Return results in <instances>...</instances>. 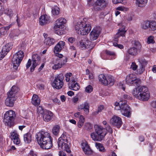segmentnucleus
I'll use <instances>...</instances> for the list:
<instances>
[{
	"label": "nucleus",
	"mask_w": 156,
	"mask_h": 156,
	"mask_svg": "<svg viewBox=\"0 0 156 156\" xmlns=\"http://www.w3.org/2000/svg\"><path fill=\"white\" fill-rule=\"evenodd\" d=\"M85 121V118L82 115H80L79 117V119L78 122V126L79 128L81 127L83 125Z\"/></svg>",
	"instance_id": "f704fd0d"
},
{
	"label": "nucleus",
	"mask_w": 156,
	"mask_h": 156,
	"mask_svg": "<svg viewBox=\"0 0 156 156\" xmlns=\"http://www.w3.org/2000/svg\"><path fill=\"white\" fill-rule=\"evenodd\" d=\"M150 28L152 30H156V22L154 21L150 22Z\"/></svg>",
	"instance_id": "a19ab883"
},
{
	"label": "nucleus",
	"mask_w": 156,
	"mask_h": 156,
	"mask_svg": "<svg viewBox=\"0 0 156 156\" xmlns=\"http://www.w3.org/2000/svg\"><path fill=\"white\" fill-rule=\"evenodd\" d=\"M39 22L41 25H44L50 22V17L46 15L41 16L39 18Z\"/></svg>",
	"instance_id": "dca6fc26"
},
{
	"label": "nucleus",
	"mask_w": 156,
	"mask_h": 156,
	"mask_svg": "<svg viewBox=\"0 0 156 156\" xmlns=\"http://www.w3.org/2000/svg\"><path fill=\"white\" fill-rule=\"evenodd\" d=\"M138 66L136 64V63L134 62L132 63L131 65L130 68L132 69L133 70H136L137 69Z\"/></svg>",
	"instance_id": "8fccbe9b"
},
{
	"label": "nucleus",
	"mask_w": 156,
	"mask_h": 156,
	"mask_svg": "<svg viewBox=\"0 0 156 156\" xmlns=\"http://www.w3.org/2000/svg\"><path fill=\"white\" fill-rule=\"evenodd\" d=\"M148 0H136V4L140 7L145 6Z\"/></svg>",
	"instance_id": "cd10ccee"
},
{
	"label": "nucleus",
	"mask_w": 156,
	"mask_h": 156,
	"mask_svg": "<svg viewBox=\"0 0 156 156\" xmlns=\"http://www.w3.org/2000/svg\"><path fill=\"white\" fill-rule=\"evenodd\" d=\"M11 48V47L9 46V44H6L3 47L1 52H0V60L4 57Z\"/></svg>",
	"instance_id": "4468645a"
},
{
	"label": "nucleus",
	"mask_w": 156,
	"mask_h": 156,
	"mask_svg": "<svg viewBox=\"0 0 156 156\" xmlns=\"http://www.w3.org/2000/svg\"><path fill=\"white\" fill-rule=\"evenodd\" d=\"M112 2L114 4L121 3L123 1L122 0H112Z\"/></svg>",
	"instance_id": "680f3d73"
},
{
	"label": "nucleus",
	"mask_w": 156,
	"mask_h": 156,
	"mask_svg": "<svg viewBox=\"0 0 156 156\" xmlns=\"http://www.w3.org/2000/svg\"><path fill=\"white\" fill-rule=\"evenodd\" d=\"M11 138L13 140L14 143L16 144H18L20 143V141L18 137V135L15 132H13L11 133Z\"/></svg>",
	"instance_id": "5701e85b"
},
{
	"label": "nucleus",
	"mask_w": 156,
	"mask_h": 156,
	"mask_svg": "<svg viewBox=\"0 0 156 156\" xmlns=\"http://www.w3.org/2000/svg\"><path fill=\"white\" fill-rule=\"evenodd\" d=\"M16 55H13L12 59V62L13 64V67L15 69H17L20 66L21 61H19V59H17Z\"/></svg>",
	"instance_id": "393cba45"
},
{
	"label": "nucleus",
	"mask_w": 156,
	"mask_h": 156,
	"mask_svg": "<svg viewBox=\"0 0 156 156\" xmlns=\"http://www.w3.org/2000/svg\"><path fill=\"white\" fill-rule=\"evenodd\" d=\"M55 42V40L54 39L48 37L45 38L44 40V43L47 47H49L52 45L54 44Z\"/></svg>",
	"instance_id": "b1692460"
},
{
	"label": "nucleus",
	"mask_w": 156,
	"mask_h": 156,
	"mask_svg": "<svg viewBox=\"0 0 156 156\" xmlns=\"http://www.w3.org/2000/svg\"><path fill=\"white\" fill-rule=\"evenodd\" d=\"M150 21H146L142 22L141 25V28L144 30L148 29L150 28Z\"/></svg>",
	"instance_id": "473e14b6"
},
{
	"label": "nucleus",
	"mask_w": 156,
	"mask_h": 156,
	"mask_svg": "<svg viewBox=\"0 0 156 156\" xmlns=\"http://www.w3.org/2000/svg\"><path fill=\"white\" fill-rule=\"evenodd\" d=\"M90 42L85 41L81 40L78 43V45L79 48L82 49H84L86 48H89L90 47L89 44Z\"/></svg>",
	"instance_id": "412c9836"
},
{
	"label": "nucleus",
	"mask_w": 156,
	"mask_h": 156,
	"mask_svg": "<svg viewBox=\"0 0 156 156\" xmlns=\"http://www.w3.org/2000/svg\"><path fill=\"white\" fill-rule=\"evenodd\" d=\"M58 155L59 156H66V154L62 151H60Z\"/></svg>",
	"instance_id": "774afa93"
},
{
	"label": "nucleus",
	"mask_w": 156,
	"mask_h": 156,
	"mask_svg": "<svg viewBox=\"0 0 156 156\" xmlns=\"http://www.w3.org/2000/svg\"><path fill=\"white\" fill-rule=\"evenodd\" d=\"M123 98L125 99L129 100H131L132 98V97L128 94H124L123 95Z\"/></svg>",
	"instance_id": "e2e57ef3"
},
{
	"label": "nucleus",
	"mask_w": 156,
	"mask_h": 156,
	"mask_svg": "<svg viewBox=\"0 0 156 156\" xmlns=\"http://www.w3.org/2000/svg\"><path fill=\"white\" fill-rule=\"evenodd\" d=\"M23 139L26 143H30L31 141V135L30 133H28L24 134Z\"/></svg>",
	"instance_id": "bb28decb"
},
{
	"label": "nucleus",
	"mask_w": 156,
	"mask_h": 156,
	"mask_svg": "<svg viewBox=\"0 0 156 156\" xmlns=\"http://www.w3.org/2000/svg\"><path fill=\"white\" fill-rule=\"evenodd\" d=\"M102 144L96 142L95 143V146L98 149H100L101 146H102Z\"/></svg>",
	"instance_id": "bf43d9fd"
},
{
	"label": "nucleus",
	"mask_w": 156,
	"mask_h": 156,
	"mask_svg": "<svg viewBox=\"0 0 156 156\" xmlns=\"http://www.w3.org/2000/svg\"><path fill=\"white\" fill-rule=\"evenodd\" d=\"M104 108V106L103 105H100L98 108L97 111L94 112L95 114H98L99 112H101L103 110Z\"/></svg>",
	"instance_id": "de8ad7c7"
},
{
	"label": "nucleus",
	"mask_w": 156,
	"mask_h": 156,
	"mask_svg": "<svg viewBox=\"0 0 156 156\" xmlns=\"http://www.w3.org/2000/svg\"><path fill=\"white\" fill-rule=\"evenodd\" d=\"M79 110L84 109L86 114H87L89 112V105L88 103L86 101L81 105H80L78 107Z\"/></svg>",
	"instance_id": "aec40b11"
},
{
	"label": "nucleus",
	"mask_w": 156,
	"mask_h": 156,
	"mask_svg": "<svg viewBox=\"0 0 156 156\" xmlns=\"http://www.w3.org/2000/svg\"><path fill=\"white\" fill-rule=\"evenodd\" d=\"M60 127L58 125H56L52 129V133L55 135H57L59 131Z\"/></svg>",
	"instance_id": "e433bc0d"
},
{
	"label": "nucleus",
	"mask_w": 156,
	"mask_h": 156,
	"mask_svg": "<svg viewBox=\"0 0 156 156\" xmlns=\"http://www.w3.org/2000/svg\"><path fill=\"white\" fill-rule=\"evenodd\" d=\"M37 112L40 114H42L43 113H44V112L42 107L41 106H40L37 107Z\"/></svg>",
	"instance_id": "864d4df0"
},
{
	"label": "nucleus",
	"mask_w": 156,
	"mask_h": 156,
	"mask_svg": "<svg viewBox=\"0 0 156 156\" xmlns=\"http://www.w3.org/2000/svg\"><path fill=\"white\" fill-rule=\"evenodd\" d=\"M106 53L107 54L110 55H115V53L114 52L109 51L106 50Z\"/></svg>",
	"instance_id": "69168bd1"
},
{
	"label": "nucleus",
	"mask_w": 156,
	"mask_h": 156,
	"mask_svg": "<svg viewBox=\"0 0 156 156\" xmlns=\"http://www.w3.org/2000/svg\"><path fill=\"white\" fill-rule=\"evenodd\" d=\"M53 102H54L55 104H58L59 105L60 103L59 100L56 98H55L54 99H53Z\"/></svg>",
	"instance_id": "0e129e2a"
},
{
	"label": "nucleus",
	"mask_w": 156,
	"mask_h": 156,
	"mask_svg": "<svg viewBox=\"0 0 156 156\" xmlns=\"http://www.w3.org/2000/svg\"><path fill=\"white\" fill-rule=\"evenodd\" d=\"M105 130H106L111 133H112V129L109 125H107L106 126H105Z\"/></svg>",
	"instance_id": "49530a36"
},
{
	"label": "nucleus",
	"mask_w": 156,
	"mask_h": 156,
	"mask_svg": "<svg viewBox=\"0 0 156 156\" xmlns=\"http://www.w3.org/2000/svg\"><path fill=\"white\" fill-rule=\"evenodd\" d=\"M132 94L135 98L144 101L147 100L150 97L148 89L145 86L138 87L133 90Z\"/></svg>",
	"instance_id": "f03ea898"
},
{
	"label": "nucleus",
	"mask_w": 156,
	"mask_h": 156,
	"mask_svg": "<svg viewBox=\"0 0 156 156\" xmlns=\"http://www.w3.org/2000/svg\"><path fill=\"white\" fill-rule=\"evenodd\" d=\"M16 100L13 99L12 98H7L5 101V105L9 107H12L14 105V102Z\"/></svg>",
	"instance_id": "7c9ffc66"
},
{
	"label": "nucleus",
	"mask_w": 156,
	"mask_h": 156,
	"mask_svg": "<svg viewBox=\"0 0 156 156\" xmlns=\"http://www.w3.org/2000/svg\"><path fill=\"white\" fill-rule=\"evenodd\" d=\"M75 28L77 34L84 35L90 32L91 29V26L83 19L77 23L75 25Z\"/></svg>",
	"instance_id": "20e7f679"
},
{
	"label": "nucleus",
	"mask_w": 156,
	"mask_h": 156,
	"mask_svg": "<svg viewBox=\"0 0 156 156\" xmlns=\"http://www.w3.org/2000/svg\"><path fill=\"white\" fill-rule=\"evenodd\" d=\"M82 148L86 154L90 155L92 154V151L87 143L82 144Z\"/></svg>",
	"instance_id": "4be33fe9"
},
{
	"label": "nucleus",
	"mask_w": 156,
	"mask_h": 156,
	"mask_svg": "<svg viewBox=\"0 0 156 156\" xmlns=\"http://www.w3.org/2000/svg\"><path fill=\"white\" fill-rule=\"evenodd\" d=\"M110 123L113 126L119 128L122 124V121L120 117L114 115L110 119Z\"/></svg>",
	"instance_id": "9b49d317"
},
{
	"label": "nucleus",
	"mask_w": 156,
	"mask_h": 156,
	"mask_svg": "<svg viewBox=\"0 0 156 156\" xmlns=\"http://www.w3.org/2000/svg\"><path fill=\"white\" fill-rule=\"evenodd\" d=\"M65 45L64 42L60 41L55 46L54 48V53L58 52L64 48Z\"/></svg>",
	"instance_id": "a211bd4d"
},
{
	"label": "nucleus",
	"mask_w": 156,
	"mask_h": 156,
	"mask_svg": "<svg viewBox=\"0 0 156 156\" xmlns=\"http://www.w3.org/2000/svg\"><path fill=\"white\" fill-rule=\"evenodd\" d=\"M28 155V156H37V155L32 151H30Z\"/></svg>",
	"instance_id": "052dcab7"
},
{
	"label": "nucleus",
	"mask_w": 156,
	"mask_h": 156,
	"mask_svg": "<svg viewBox=\"0 0 156 156\" xmlns=\"http://www.w3.org/2000/svg\"><path fill=\"white\" fill-rule=\"evenodd\" d=\"M79 100V98L76 97H74L72 99V102L74 104H76Z\"/></svg>",
	"instance_id": "4d7b16f0"
},
{
	"label": "nucleus",
	"mask_w": 156,
	"mask_h": 156,
	"mask_svg": "<svg viewBox=\"0 0 156 156\" xmlns=\"http://www.w3.org/2000/svg\"><path fill=\"white\" fill-rule=\"evenodd\" d=\"M115 109L120 110L123 115L129 117L130 114V108L126 104V101H121L119 102H116L115 104Z\"/></svg>",
	"instance_id": "39448f33"
},
{
	"label": "nucleus",
	"mask_w": 156,
	"mask_h": 156,
	"mask_svg": "<svg viewBox=\"0 0 156 156\" xmlns=\"http://www.w3.org/2000/svg\"><path fill=\"white\" fill-rule=\"evenodd\" d=\"M33 62H37V64L38 62H40V57L37 54H34L32 55Z\"/></svg>",
	"instance_id": "ea45409f"
},
{
	"label": "nucleus",
	"mask_w": 156,
	"mask_h": 156,
	"mask_svg": "<svg viewBox=\"0 0 156 156\" xmlns=\"http://www.w3.org/2000/svg\"><path fill=\"white\" fill-rule=\"evenodd\" d=\"M40 63V62H38V63H37V62H33V64L32 67L30 68V71L32 72L34 71L35 67L38 65H39Z\"/></svg>",
	"instance_id": "37998d69"
},
{
	"label": "nucleus",
	"mask_w": 156,
	"mask_h": 156,
	"mask_svg": "<svg viewBox=\"0 0 156 156\" xmlns=\"http://www.w3.org/2000/svg\"><path fill=\"white\" fill-rule=\"evenodd\" d=\"M63 77L61 75L55 77L52 84V87L57 89L61 88L63 86Z\"/></svg>",
	"instance_id": "9d476101"
},
{
	"label": "nucleus",
	"mask_w": 156,
	"mask_h": 156,
	"mask_svg": "<svg viewBox=\"0 0 156 156\" xmlns=\"http://www.w3.org/2000/svg\"><path fill=\"white\" fill-rule=\"evenodd\" d=\"M36 138L38 144L43 149H48L52 146L51 137L47 132L41 131L37 134Z\"/></svg>",
	"instance_id": "f257e3e1"
},
{
	"label": "nucleus",
	"mask_w": 156,
	"mask_h": 156,
	"mask_svg": "<svg viewBox=\"0 0 156 156\" xmlns=\"http://www.w3.org/2000/svg\"><path fill=\"white\" fill-rule=\"evenodd\" d=\"M126 32V30H125V27H123L120 28L118 30V32L114 36V41L116 42L118 41V38L121 36H124Z\"/></svg>",
	"instance_id": "6ab92c4d"
},
{
	"label": "nucleus",
	"mask_w": 156,
	"mask_h": 156,
	"mask_svg": "<svg viewBox=\"0 0 156 156\" xmlns=\"http://www.w3.org/2000/svg\"><path fill=\"white\" fill-rule=\"evenodd\" d=\"M59 8L57 6H55L52 9V12L54 15H57L59 13Z\"/></svg>",
	"instance_id": "4c0bfd02"
},
{
	"label": "nucleus",
	"mask_w": 156,
	"mask_h": 156,
	"mask_svg": "<svg viewBox=\"0 0 156 156\" xmlns=\"http://www.w3.org/2000/svg\"><path fill=\"white\" fill-rule=\"evenodd\" d=\"M62 66V64L60 63L59 61H58V63L54 65L52 68L53 69H57L61 68Z\"/></svg>",
	"instance_id": "c03bdc74"
},
{
	"label": "nucleus",
	"mask_w": 156,
	"mask_h": 156,
	"mask_svg": "<svg viewBox=\"0 0 156 156\" xmlns=\"http://www.w3.org/2000/svg\"><path fill=\"white\" fill-rule=\"evenodd\" d=\"M72 75V74L71 73H66L65 75L66 80L67 82H69L70 80V77Z\"/></svg>",
	"instance_id": "a18cd8bd"
},
{
	"label": "nucleus",
	"mask_w": 156,
	"mask_h": 156,
	"mask_svg": "<svg viewBox=\"0 0 156 156\" xmlns=\"http://www.w3.org/2000/svg\"><path fill=\"white\" fill-rule=\"evenodd\" d=\"M100 33V31L97 29H94L90 34V37L91 40L94 41L97 39Z\"/></svg>",
	"instance_id": "f3484780"
},
{
	"label": "nucleus",
	"mask_w": 156,
	"mask_h": 156,
	"mask_svg": "<svg viewBox=\"0 0 156 156\" xmlns=\"http://www.w3.org/2000/svg\"><path fill=\"white\" fill-rule=\"evenodd\" d=\"M31 64V61L30 59H29L26 65L27 69H28L30 66Z\"/></svg>",
	"instance_id": "13d9d810"
},
{
	"label": "nucleus",
	"mask_w": 156,
	"mask_h": 156,
	"mask_svg": "<svg viewBox=\"0 0 156 156\" xmlns=\"http://www.w3.org/2000/svg\"><path fill=\"white\" fill-rule=\"evenodd\" d=\"M107 77L103 74H101L99 75L98 76V79L99 81L101 83L105 85H106V84L107 83L106 80Z\"/></svg>",
	"instance_id": "c85d7f7f"
},
{
	"label": "nucleus",
	"mask_w": 156,
	"mask_h": 156,
	"mask_svg": "<svg viewBox=\"0 0 156 156\" xmlns=\"http://www.w3.org/2000/svg\"><path fill=\"white\" fill-rule=\"evenodd\" d=\"M59 61L61 64H62V66H63L67 62V59L66 58H62L61 60L59 59Z\"/></svg>",
	"instance_id": "5fc2aeb1"
},
{
	"label": "nucleus",
	"mask_w": 156,
	"mask_h": 156,
	"mask_svg": "<svg viewBox=\"0 0 156 156\" xmlns=\"http://www.w3.org/2000/svg\"><path fill=\"white\" fill-rule=\"evenodd\" d=\"M84 127L86 129L90 130L93 128V125L90 123H87L85 124Z\"/></svg>",
	"instance_id": "79ce46f5"
},
{
	"label": "nucleus",
	"mask_w": 156,
	"mask_h": 156,
	"mask_svg": "<svg viewBox=\"0 0 156 156\" xmlns=\"http://www.w3.org/2000/svg\"><path fill=\"white\" fill-rule=\"evenodd\" d=\"M94 127L95 132L91 134V138L94 141H101L106 135V131L105 128L98 125H95Z\"/></svg>",
	"instance_id": "7ed1b4c3"
},
{
	"label": "nucleus",
	"mask_w": 156,
	"mask_h": 156,
	"mask_svg": "<svg viewBox=\"0 0 156 156\" xmlns=\"http://www.w3.org/2000/svg\"><path fill=\"white\" fill-rule=\"evenodd\" d=\"M113 45L114 46L117 47L120 49H122L124 47L122 45L118 44L117 43L115 42L113 43Z\"/></svg>",
	"instance_id": "6e6d98bb"
},
{
	"label": "nucleus",
	"mask_w": 156,
	"mask_h": 156,
	"mask_svg": "<svg viewBox=\"0 0 156 156\" xmlns=\"http://www.w3.org/2000/svg\"><path fill=\"white\" fill-rule=\"evenodd\" d=\"M43 119L46 122L50 121L53 117V113L51 111H46L44 112L43 114Z\"/></svg>",
	"instance_id": "2eb2a0df"
},
{
	"label": "nucleus",
	"mask_w": 156,
	"mask_h": 156,
	"mask_svg": "<svg viewBox=\"0 0 156 156\" xmlns=\"http://www.w3.org/2000/svg\"><path fill=\"white\" fill-rule=\"evenodd\" d=\"M13 55H16L17 59H19V61H22L24 56L23 51H18Z\"/></svg>",
	"instance_id": "72a5a7b5"
},
{
	"label": "nucleus",
	"mask_w": 156,
	"mask_h": 156,
	"mask_svg": "<svg viewBox=\"0 0 156 156\" xmlns=\"http://www.w3.org/2000/svg\"><path fill=\"white\" fill-rule=\"evenodd\" d=\"M108 3L106 0H97L95 3L94 8L95 10H100L105 8Z\"/></svg>",
	"instance_id": "f8f14e48"
},
{
	"label": "nucleus",
	"mask_w": 156,
	"mask_h": 156,
	"mask_svg": "<svg viewBox=\"0 0 156 156\" xmlns=\"http://www.w3.org/2000/svg\"><path fill=\"white\" fill-rule=\"evenodd\" d=\"M154 37L152 36H149L147 39V42L148 44L154 43Z\"/></svg>",
	"instance_id": "09e8293b"
},
{
	"label": "nucleus",
	"mask_w": 156,
	"mask_h": 156,
	"mask_svg": "<svg viewBox=\"0 0 156 156\" xmlns=\"http://www.w3.org/2000/svg\"><path fill=\"white\" fill-rule=\"evenodd\" d=\"M106 81L107 82L106 85H109L110 86H112L114 84V78L112 76H108L107 77Z\"/></svg>",
	"instance_id": "2f4dec72"
},
{
	"label": "nucleus",
	"mask_w": 156,
	"mask_h": 156,
	"mask_svg": "<svg viewBox=\"0 0 156 156\" xmlns=\"http://www.w3.org/2000/svg\"><path fill=\"white\" fill-rule=\"evenodd\" d=\"M126 83L129 85H136L138 86L141 83L140 80L137 78L136 75L133 74H130L126 78Z\"/></svg>",
	"instance_id": "1a4fd4ad"
},
{
	"label": "nucleus",
	"mask_w": 156,
	"mask_h": 156,
	"mask_svg": "<svg viewBox=\"0 0 156 156\" xmlns=\"http://www.w3.org/2000/svg\"><path fill=\"white\" fill-rule=\"evenodd\" d=\"M93 87L90 85H89L86 87L85 89V91L87 93L91 92L93 90Z\"/></svg>",
	"instance_id": "3c124183"
},
{
	"label": "nucleus",
	"mask_w": 156,
	"mask_h": 156,
	"mask_svg": "<svg viewBox=\"0 0 156 156\" xmlns=\"http://www.w3.org/2000/svg\"><path fill=\"white\" fill-rule=\"evenodd\" d=\"M41 100L38 96L36 94L33 95L32 97V103L35 106H38L40 103Z\"/></svg>",
	"instance_id": "a878e982"
},
{
	"label": "nucleus",
	"mask_w": 156,
	"mask_h": 156,
	"mask_svg": "<svg viewBox=\"0 0 156 156\" xmlns=\"http://www.w3.org/2000/svg\"><path fill=\"white\" fill-rule=\"evenodd\" d=\"M19 90V88L17 86H13L11 88L10 90L8 92L7 97L16 100L17 98L16 95Z\"/></svg>",
	"instance_id": "ddd939ff"
},
{
	"label": "nucleus",
	"mask_w": 156,
	"mask_h": 156,
	"mask_svg": "<svg viewBox=\"0 0 156 156\" xmlns=\"http://www.w3.org/2000/svg\"><path fill=\"white\" fill-rule=\"evenodd\" d=\"M68 85L69 89L73 90L76 91L80 89V86L78 83H73L71 84L70 83H69Z\"/></svg>",
	"instance_id": "c756f323"
},
{
	"label": "nucleus",
	"mask_w": 156,
	"mask_h": 156,
	"mask_svg": "<svg viewBox=\"0 0 156 156\" xmlns=\"http://www.w3.org/2000/svg\"><path fill=\"white\" fill-rule=\"evenodd\" d=\"M15 116L14 112L12 110L7 112L4 115V121L6 125L11 127L13 125V121Z\"/></svg>",
	"instance_id": "0eeeda50"
},
{
	"label": "nucleus",
	"mask_w": 156,
	"mask_h": 156,
	"mask_svg": "<svg viewBox=\"0 0 156 156\" xmlns=\"http://www.w3.org/2000/svg\"><path fill=\"white\" fill-rule=\"evenodd\" d=\"M132 43L135 46L137 47L138 48H140L141 45L140 43L138 41L134 40L132 41Z\"/></svg>",
	"instance_id": "603ef678"
},
{
	"label": "nucleus",
	"mask_w": 156,
	"mask_h": 156,
	"mask_svg": "<svg viewBox=\"0 0 156 156\" xmlns=\"http://www.w3.org/2000/svg\"><path fill=\"white\" fill-rule=\"evenodd\" d=\"M66 22V20L62 18H59L55 21V25L54 27V29L56 33L58 35H60L62 34L61 31L64 27V24Z\"/></svg>",
	"instance_id": "6e6552de"
},
{
	"label": "nucleus",
	"mask_w": 156,
	"mask_h": 156,
	"mask_svg": "<svg viewBox=\"0 0 156 156\" xmlns=\"http://www.w3.org/2000/svg\"><path fill=\"white\" fill-rule=\"evenodd\" d=\"M5 14L9 16V17H11L13 15V12L12 9H6L4 10Z\"/></svg>",
	"instance_id": "58836bf2"
},
{
	"label": "nucleus",
	"mask_w": 156,
	"mask_h": 156,
	"mask_svg": "<svg viewBox=\"0 0 156 156\" xmlns=\"http://www.w3.org/2000/svg\"><path fill=\"white\" fill-rule=\"evenodd\" d=\"M99 151L103 152H105L106 151V150L105 149L104 147L103 146V145L101 147V148H100Z\"/></svg>",
	"instance_id": "338daca9"
},
{
	"label": "nucleus",
	"mask_w": 156,
	"mask_h": 156,
	"mask_svg": "<svg viewBox=\"0 0 156 156\" xmlns=\"http://www.w3.org/2000/svg\"><path fill=\"white\" fill-rule=\"evenodd\" d=\"M66 133H63L58 140V144L59 147L62 149L65 150L68 153H70L71 151L68 142L67 137Z\"/></svg>",
	"instance_id": "423d86ee"
},
{
	"label": "nucleus",
	"mask_w": 156,
	"mask_h": 156,
	"mask_svg": "<svg viewBox=\"0 0 156 156\" xmlns=\"http://www.w3.org/2000/svg\"><path fill=\"white\" fill-rule=\"evenodd\" d=\"M128 52L132 55H136L137 53V49L134 47H132L128 50Z\"/></svg>",
	"instance_id": "c9c22d12"
}]
</instances>
